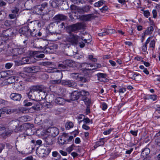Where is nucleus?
<instances>
[{
  "mask_svg": "<svg viewBox=\"0 0 160 160\" xmlns=\"http://www.w3.org/2000/svg\"><path fill=\"white\" fill-rule=\"evenodd\" d=\"M19 121L18 120H14L11 121L9 123V125L10 129L16 130L15 132H20L22 131V128L25 127L27 128H32L33 127V124H30L29 123H26L23 125H20L18 127Z\"/></svg>",
  "mask_w": 160,
  "mask_h": 160,
  "instance_id": "f257e3e1",
  "label": "nucleus"
},
{
  "mask_svg": "<svg viewBox=\"0 0 160 160\" xmlns=\"http://www.w3.org/2000/svg\"><path fill=\"white\" fill-rule=\"evenodd\" d=\"M65 100L62 98L57 97L55 99V102L58 104H64Z\"/></svg>",
  "mask_w": 160,
  "mask_h": 160,
  "instance_id": "5701e85b",
  "label": "nucleus"
},
{
  "mask_svg": "<svg viewBox=\"0 0 160 160\" xmlns=\"http://www.w3.org/2000/svg\"><path fill=\"white\" fill-rule=\"evenodd\" d=\"M105 3V1L103 0H100L97 2H95L94 4V6L99 7L102 5L103 4Z\"/></svg>",
  "mask_w": 160,
  "mask_h": 160,
  "instance_id": "f704fd0d",
  "label": "nucleus"
},
{
  "mask_svg": "<svg viewBox=\"0 0 160 160\" xmlns=\"http://www.w3.org/2000/svg\"><path fill=\"white\" fill-rule=\"evenodd\" d=\"M27 101V100H25L24 101V103L25 106H29L33 105H37L38 103V101H32V100H31V102H28Z\"/></svg>",
  "mask_w": 160,
  "mask_h": 160,
  "instance_id": "393cba45",
  "label": "nucleus"
},
{
  "mask_svg": "<svg viewBox=\"0 0 160 160\" xmlns=\"http://www.w3.org/2000/svg\"><path fill=\"white\" fill-rule=\"evenodd\" d=\"M97 17L93 13L90 14L82 15L80 17V19L84 21H88L93 19Z\"/></svg>",
  "mask_w": 160,
  "mask_h": 160,
  "instance_id": "1a4fd4ad",
  "label": "nucleus"
},
{
  "mask_svg": "<svg viewBox=\"0 0 160 160\" xmlns=\"http://www.w3.org/2000/svg\"><path fill=\"white\" fill-rule=\"evenodd\" d=\"M37 153H39L40 155L43 156L44 154L46 155V149L44 148H39L37 150Z\"/></svg>",
  "mask_w": 160,
  "mask_h": 160,
  "instance_id": "c85d7f7f",
  "label": "nucleus"
},
{
  "mask_svg": "<svg viewBox=\"0 0 160 160\" xmlns=\"http://www.w3.org/2000/svg\"><path fill=\"white\" fill-rule=\"evenodd\" d=\"M31 58L30 57H24L22 58V64H25L26 63H30L31 62Z\"/></svg>",
  "mask_w": 160,
  "mask_h": 160,
  "instance_id": "bb28decb",
  "label": "nucleus"
},
{
  "mask_svg": "<svg viewBox=\"0 0 160 160\" xmlns=\"http://www.w3.org/2000/svg\"><path fill=\"white\" fill-rule=\"evenodd\" d=\"M155 142L157 145L160 146V137L156 139Z\"/></svg>",
  "mask_w": 160,
  "mask_h": 160,
  "instance_id": "4d7b16f0",
  "label": "nucleus"
},
{
  "mask_svg": "<svg viewBox=\"0 0 160 160\" xmlns=\"http://www.w3.org/2000/svg\"><path fill=\"white\" fill-rule=\"evenodd\" d=\"M150 149L148 148H146L143 149L141 152V156L143 158H144L146 156H148L150 153Z\"/></svg>",
  "mask_w": 160,
  "mask_h": 160,
  "instance_id": "4be33fe9",
  "label": "nucleus"
},
{
  "mask_svg": "<svg viewBox=\"0 0 160 160\" xmlns=\"http://www.w3.org/2000/svg\"><path fill=\"white\" fill-rule=\"evenodd\" d=\"M80 96V94L78 92L75 91L70 94V97L71 100L74 101L78 100Z\"/></svg>",
  "mask_w": 160,
  "mask_h": 160,
  "instance_id": "4468645a",
  "label": "nucleus"
},
{
  "mask_svg": "<svg viewBox=\"0 0 160 160\" xmlns=\"http://www.w3.org/2000/svg\"><path fill=\"white\" fill-rule=\"evenodd\" d=\"M90 6L86 5L82 7H78L74 5L71 6L70 8L72 10H74L76 12L80 13L83 14L85 12H88L90 10Z\"/></svg>",
  "mask_w": 160,
  "mask_h": 160,
  "instance_id": "7ed1b4c3",
  "label": "nucleus"
},
{
  "mask_svg": "<svg viewBox=\"0 0 160 160\" xmlns=\"http://www.w3.org/2000/svg\"><path fill=\"white\" fill-rule=\"evenodd\" d=\"M147 49V46L146 44H144L142 47V51L144 52H145Z\"/></svg>",
  "mask_w": 160,
  "mask_h": 160,
  "instance_id": "bf43d9fd",
  "label": "nucleus"
},
{
  "mask_svg": "<svg viewBox=\"0 0 160 160\" xmlns=\"http://www.w3.org/2000/svg\"><path fill=\"white\" fill-rule=\"evenodd\" d=\"M98 77V80L101 82H107L108 80L106 78V75L105 74L99 73L97 74Z\"/></svg>",
  "mask_w": 160,
  "mask_h": 160,
  "instance_id": "f8f14e48",
  "label": "nucleus"
},
{
  "mask_svg": "<svg viewBox=\"0 0 160 160\" xmlns=\"http://www.w3.org/2000/svg\"><path fill=\"white\" fill-rule=\"evenodd\" d=\"M75 146L73 144L70 147H68L66 149L67 151L69 153H70L71 151L73 149Z\"/></svg>",
  "mask_w": 160,
  "mask_h": 160,
  "instance_id": "a19ab883",
  "label": "nucleus"
},
{
  "mask_svg": "<svg viewBox=\"0 0 160 160\" xmlns=\"http://www.w3.org/2000/svg\"><path fill=\"white\" fill-rule=\"evenodd\" d=\"M42 6L38 5L34 8V11L35 13H36L38 15H42L43 14L42 12Z\"/></svg>",
  "mask_w": 160,
  "mask_h": 160,
  "instance_id": "aec40b11",
  "label": "nucleus"
},
{
  "mask_svg": "<svg viewBox=\"0 0 160 160\" xmlns=\"http://www.w3.org/2000/svg\"><path fill=\"white\" fill-rule=\"evenodd\" d=\"M46 149V155H48L51 152V150L52 149V147H50L49 148H44Z\"/></svg>",
  "mask_w": 160,
  "mask_h": 160,
  "instance_id": "c03bdc74",
  "label": "nucleus"
},
{
  "mask_svg": "<svg viewBox=\"0 0 160 160\" xmlns=\"http://www.w3.org/2000/svg\"><path fill=\"white\" fill-rule=\"evenodd\" d=\"M68 135V134H67V136L66 137H68V139H67V143L71 141L73 138V136H71L69 137Z\"/></svg>",
  "mask_w": 160,
  "mask_h": 160,
  "instance_id": "680f3d73",
  "label": "nucleus"
},
{
  "mask_svg": "<svg viewBox=\"0 0 160 160\" xmlns=\"http://www.w3.org/2000/svg\"><path fill=\"white\" fill-rule=\"evenodd\" d=\"M144 15L146 18H148L150 15V12L148 11H145L144 12Z\"/></svg>",
  "mask_w": 160,
  "mask_h": 160,
  "instance_id": "13d9d810",
  "label": "nucleus"
},
{
  "mask_svg": "<svg viewBox=\"0 0 160 160\" xmlns=\"http://www.w3.org/2000/svg\"><path fill=\"white\" fill-rule=\"evenodd\" d=\"M80 94V96H88L89 95V94L88 92L84 90H82L80 92H79Z\"/></svg>",
  "mask_w": 160,
  "mask_h": 160,
  "instance_id": "c9c22d12",
  "label": "nucleus"
},
{
  "mask_svg": "<svg viewBox=\"0 0 160 160\" xmlns=\"http://www.w3.org/2000/svg\"><path fill=\"white\" fill-rule=\"evenodd\" d=\"M5 145L3 143H0V153H1L3 149L4 148Z\"/></svg>",
  "mask_w": 160,
  "mask_h": 160,
  "instance_id": "0e129e2a",
  "label": "nucleus"
},
{
  "mask_svg": "<svg viewBox=\"0 0 160 160\" xmlns=\"http://www.w3.org/2000/svg\"><path fill=\"white\" fill-rule=\"evenodd\" d=\"M112 130V129L111 128H110L108 130H107L104 131L103 132V133L105 135H107L108 134L110 133V132Z\"/></svg>",
  "mask_w": 160,
  "mask_h": 160,
  "instance_id": "8fccbe9b",
  "label": "nucleus"
},
{
  "mask_svg": "<svg viewBox=\"0 0 160 160\" xmlns=\"http://www.w3.org/2000/svg\"><path fill=\"white\" fill-rule=\"evenodd\" d=\"M70 76L73 79H78L80 77L79 73H71L70 74Z\"/></svg>",
  "mask_w": 160,
  "mask_h": 160,
  "instance_id": "2f4dec72",
  "label": "nucleus"
},
{
  "mask_svg": "<svg viewBox=\"0 0 160 160\" xmlns=\"http://www.w3.org/2000/svg\"><path fill=\"white\" fill-rule=\"evenodd\" d=\"M0 73L2 78H4L9 76L10 75V72L9 71L2 72H0Z\"/></svg>",
  "mask_w": 160,
  "mask_h": 160,
  "instance_id": "cd10ccee",
  "label": "nucleus"
},
{
  "mask_svg": "<svg viewBox=\"0 0 160 160\" xmlns=\"http://www.w3.org/2000/svg\"><path fill=\"white\" fill-rule=\"evenodd\" d=\"M81 66L82 68L81 69L83 71L87 70H92L101 67V65L99 64L92 65L90 63L88 64L86 62L82 63L81 64Z\"/></svg>",
  "mask_w": 160,
  "mask_h": 160,
  "instance_id": "f03ea898",
  "label": "nucleus"
},
{
  "mask_svg": "<svg viewBox=\"0 0 160 160\" xmlns=\"http://www.w3.org/2000/svg\"><path fill=\"white\" fill-rule=\"evenodd\" d=\"M83 100L84 102L86 105L87 106H89L91 103V100L90 99L87 98L86 97H83Z\"/></svg>",
  "mask_w": 160,
  "mask_h": 160,
  "instance_id": "473e14b6",
  "label": "nucleus"
},
{
  "mask_svg": "<svg viewBox=\"0 0 160 160\" xmlns=\"http://www.w3.org/2000/svg\"><path fill=\"white\" fill-rule=\"evenodd\" d=\"M10 97V98L13 100L19 101L21 99L22 96L20 94L13 93L11 94Z\"/></svg>",
  "mask_w": 160,
  "mask_h": 160,
  "instance_id": "ddd939ff",
  "label": "nucleus"
},
{
  "mask_svg": "<svg viewBox=\"0 0 160 160\" xmlns=\"http://www.w3.org/2000/svg\"><path fill=\"white\" fill-rule=\"evenodd\" d=\"M14 88L17 90L20 91L24 89V85L21 82H16L14 83Z\"/></svg>",
  "mask_w": 160,
  "mask_h": 160,
  "instance_id": "2eb2a0df",
  "label": "nucleus"
},
{
  "mask_svg": "<svg viewBox=\"0 0 160 160\" xmlns=\"http://www.w3.org/2000/svg\"><path fill=\"white\" fill-rule=\"evenodd\" d=\"M104 142L102 139H101L100 141L96 143V144L98 146H99L103 145L104 144Z\"/></svg>",
  "mask_w": 160,
  "mask_h": 160,
  "instance_id": "de8ad7c7",
  "label": "nucleus"
},
{
  "mask_svg": "<svg viewBox=\"0 0 160 160\" xmlns=\"http://www.w3.org/2000/svg\"><path fill=\"white\" fill-rule=\"evenodd\" d=\"M106 31L108 35L112 34L115 32V30L113 29H108Z\"/></svg>",
  "mask_w": 160,
  "mask_h": 160,
  "instance_id": "09e8293b",
  "label": "nucleus"
},
{
  "mask_svg": "<svg viewBox=\"0 0 160 160\" xmlns=\"http://www.w3.org/2000/svg\"><path fill=\"white\" fill-rule=\"evenodd\" d=\"M38 91V89L36 87H33L32 88L30 89L28 93L27 94L28 98L32 100V101H36L35 100L36 98L34 92Z\"/></svg>",
  "mask_w": 160,
  "mask_h": 160,
  "instance_id": "6e6552de",
  "label": "nucleus"
},
{
  "mask_svg": "<svg viewBox=\"0 0 160 160\" xmlns=\"http://www.w3.org/2000/svg\"><path fill=\"white\" fill-rule=\"evenodd\" d=\"M102 109L103 110H105L107 108V104L105 103H103L102 104Z\"/></svg>",
  "mask_w": 160,
  "mask_h": 160,
  "instance_id": "e2e57ef3",
  "label": "nucleus"
},
{
  "mask_svg": "<svg viewBox=\"0 0 160 160\" xmlns=\"http://www.w3.org/2000/svg\"><path fill=\"white\" fill-rule=\"evenodd\" d=\"M68 86L70 87L74 88L77 86L76 83L73 81H71L69 80Z\"/></svg>",
  "mask_w": 160,
  "mask_h": 160,
  "instance_id": "4c0bfd02",
  "label": "nucleus"
},
{
  "mask_svg": "<svg viewBox=\"0 0 160 160\" xmlns=\"http://www.w3.org/2000/svg\"><path fill=\"white\" fill-rule=\"evenodd\" d=\"M147 98L148 99H151L153 101H155L157 99V96L156 95H148Z\"/></svg>",
  "mask_w": 160,
  "mask_h": 160,
  "instance_id": "e433bc0d",
  "label": "nucleus"
},
{
  "mask_svg": "<svg viewBox=\"0 0 160 160\" xmlns=\"http://www.w3.org/2000/svg\"><path fill=\"white\" fill-rule=\"evenodd\" d=\"M67 41L72 44H77L80 40V36L70 34L67 38Z\"/></svg>",
  "mask_w": 160,
  "mask_h": 160,
  "instance_id": "423d86ee",
  "label": "nucleus"
},
{
  "mask_svg": "<svg viewBox=\"0 0 160 160\" xmlns=\"http://www.w3.org/2000/svg\"><path fill=\"white\" fill-rule=\"evenodd\" d=\"M153 30L154 28L153 26H151L148 27L144 32V36H142V37L144 38L145 35L151 34L153 31Z\"/></svg>",
  "mask_w": 160,
  "mask_h": 160,
  "instance_id": "b1692460",
  "label": "nucleus"
},
{
  "mask_svg": "<svg viewBox=\"0 0 160 160\" xmlns=\"http://www.w3.org/2000/svg\"><path fill=\"white\" fill-rule=\"evenodd\" d=\"M30 30L27 26H24L19 30V32L25 35H28L29 34Z\"/></svg>",
  "mask_w": 160,
  "mask_h": 160,
  "instance_id": "a211bd4d",
  "label": "nucleus"
},
{
  "mask_svg": "<svg viewBox=\"0 0 160 160\" xmlns=\"http://www.w3.org/2000/svg\"><path fill=\"white\" fill-rule=\"evenodd\" d=\"M138 132V130H136L135 131L133 130H131L130 131V132L134 136H137V133Z\"/></svg>",
  "mask_w": 160,
  "mask_h": 160,
  "instance_id": "052dcab7",
  "label": "nucleus"
},
{
  "mask_svg": "<svg viewBox=\"0 0 160 160\" xmlns=\"http://www.w3.org/2000/svg\"><path fill=\"white\" fill-rule=\"evenodd\" d=\"M40 70V68L38 66H35L32 67L26 68V70L29 73H35L39 72Z\"/></svg>",
  "mask_w": 160,
  "mask_h": 160,
  "instance_id": "9b49d317",
  "label": "nucleus"
},
{
  "mask_svg": "<svg viewBox=\"0 0 160 160\" xmlns=\"http://www.w3.org/2000/svg\"><path fill=\"white\" fill-rule=\"evenodd\" d=\"M108 9V8L107 6H104L102 8L100 9V11L102 12H105V11L107 10Z\"/></svg>",
  "mask_w": 160,
  "mask_h": 160,
  "instance_id": "603ef678",
  "label": "nucleus"
},
{
  "mask_svg": "<svg viewBox=\"0 0 160 160\" xmlns=\"http://www.w3.org/2000/svg\"><path fill=\"white\" fill-rule=\"evenodd\" d=\"M83 121L85 123H88L90 122V120L88 118H83Z\"/></svg>",
  "mask_w": 160,
  "mask_h": 160,
  "instance_id": "864d4df0",
  "label": "nucleus"
},
{
  "mask_svg": "<svg viewBox=\"0 0 160 160\" xmlns=\"http://www.w3.org/2000/svg\"><path fill=\"white\" fill-rule=\"evenodd\" d=\"M73 124L71 122H68L66 123L65 127L67 129L69 130L73 128Z\"/></svg>",
  "mask_w": 160,
  "mask_h": 160,
  "instance_id": "7c9ffc66",
  "label": "nucleus"
},
{
  "mask_svg": "<svg viewBox=\"0 0 160 160\" xmlns=\"http://www.w3.org/2000/svg\"><path fill=\"white\" fill-rule=\"evenodd\" d=\"M63 63L66 65L67 68L68 66L71 67L74 64V62L71 60H66L63 62Z\"/></svg>",
  "mask_w": 160,
  "mask_h": 160,
  "instance_id": "a878e982",
  "label": "nucleus"
},
{
  "mask_svg": "<svg viewBox=\"0 0 160 160\" xmlns=\"http://www.w3.org/2000/svg\"><path fill=\"white\" fill-rule=\"evenodd\" d=\"M59 152L62 155L64 156H66L67 155V153L65 151L62 150H60Z\"/></svg>",
  "mask_w": 160,
  "mask_h": 160,
  "instance_id": "774afa93",
  "label": "nucleus"
},
{
  "mask_svg": "<svg viewBox=\"0 0 160 160\" xmlns=\"http://www.w3.org/2000/svg\"><path fill=\"white\" fill-rule=\"evenodd\" d=\"M29 19L28 20L26 24L30 31L32 30V29L36 28H35L37 25L39 26V24H41L40 22L38 20L29 22Z\"/></svg>",
  "mask_w": 160,
  "mask_h": 160,
  "instance_id": "0eeeda50",
  "label": "nucleus"
},
{
  "mask_svg": "<svg viewBox=\"0 0 160 160\" xmlns=\"http://www.w3.org/2000/svg\"><path fill=\"white\" fill-rule=\"evenodd\" d=\"M57 75L59 76L60 78L56 80H52L51 81V83L52 84H59L61 83V79L63 77L62 73L61 72H59L57 74Z\"/></svg>",
  "mask_w": 160,
  "mask_h": 160,
  "instance_id": "f3484780",
  "label": "nucleus"
},
{
  "mask_svg": "<svg viewBox=\"0 0 160 160\" xmlns=\"http://www.w3.org/2000/svg\"><path fill=\"white\" fill-rule=\"evenodd\" d=\"M41 46L39 48H42L43 49V51L44 52L48 53V50L49 49L48 47H46L47 45V41H46L43 40L41 42Z\"/></svg>",
  "mask_w": 160,
  "mask_h": 160,
  "instance_id": "dca6fc26",
  "label": "nucleus"
},
{
  "mask_svg": "<svg viewBox=\"0 0 160 160\" xmlns=\"http://www.w3.org/2000/svg\"><path fill=\"white\" fill-rule=\"evenodd\" d=\"M12 64L11 63H7L6 64L5 67L7 69H9L12 66Z\"/></svg>",
  "mask_w": 160,
  "mask_h": 160,
  "instance_id": "69168bd1",
  "label": "nucleus"
},
{
  "mask_svg": "<svg viewBox=\"0 0 160 160\" xmlns=\"http://www.w3.org/2000/svg\"><path fill=\"white\" fill-rule=\"evenodd\" d=\"M85 26L83 22H78L69 26V28L71 31L76 32L77 31L83 29Z\"/></svg>",
  "mask_w": 160,
  "mask_h": 160,
  "instance_id": "20e7f679",
  "label": "nucleus"
},
{
  "mask_svg": "<svg viewBox=\"0 0 160 160\" xmlns=\"http://www.w3.org/2000/svg\"><path fill=\"white\" fill-rule=\"evenodd\" d=\"M37 30L36 29H32V30H30L29 31V34L32 37L37 36Z\"/></svg>",
  "mask_w": 160,
  "mask_h": 160,
  "instance_id": "72a5a7b5",
  "label": "nucleus"
},
{
  "mask_svg": "<svg viewBox=\"0 0 160 160\" xmlns=\"http://www.w3.org/2000/svg\"><path fill=\"white\" fill-rule=\"evenodd\" d=\"M19 11V9L17 7H15L12 10V13L15 14L16 16H18V13Z\"/></svg>",
  "mask_w": 160,
  "mask_h": 160,
  "instance_id": "58836bf2",
  "label": "nucleus"
},
{
  "mask_svg": "<svg viewBox=\"0 0 160 160\" xmlns=\"http://www.w3.org/2000/svg\"><path fill=\"white\" fill-rule=\"evenodd\" d=\"M58 67L59 68L63 69H65L67 68L66 65L63 63L59 64Z\"/></svg>",
  "mask_w": 160,
  "mask_h": 160,
  "instance_id": "79ce46f5",
  "label": "nucleus"
},
{
  "mask_svg": "<svg viewBox=\"0 0 160 160\" xmlns=\"http://www.w3.org/2000/svg\"><path fill=\"white\" fill-rule=\"evenodd\" d=\"M78 80L83 83L86 82L88 81L86 78L81 76L79 77Z\"/></svg>",
  "mask_w": 160,
  "mask_h": 160,
  "instance_id": "ea45409f",
  "label": "nucleus"
},
{
  "mask_svg": "<svg viewBox=\"0 0 160 160\" xmlns=\"http://www.w3.org/2000/svg\"><path fill=\"white\" fill-rule=\"evenodd\" d=\"M17 16H16V15H15V14H14L12 13L9 15V17L11 19H14L16 18Z\"/></svg>",
  "mask_w": 160,
  "mask_h": 160,
  "instance_id": "6e6d98bb",
  "label": "nucleus"
},
{
  "mask_svg": "<svg viewBox=\"0 0 160 160\" xmlns=\"http://www.w3.org/2000/svg\"><path fill=\"white\" fill-rule=\"evenodd\" d=\"M15 77L14 76L9 77L7 79V82L8 84H11L15 82Z\"/></svg>",
  "mask_w": 160,
  "mask_h": 160,
  "instance_id": "c756f323",
  "label": "nucleus"
},
{
  "mask_svg": "<svg viewBox=\"0 0 160 160\" xmlns=\"http://www.w3.org/2000/svg\"><path fill=\"white\" fill-rule=\"evenodd\" d=\"M67 134L63 133V135L58 138V142L59 144L63 145L67 143V141L68 137H67Z\"/></svg>",
  "mask_w": 160,
  "mask_h": 160,
  "instance_id": "9d476101",
  "label": "nucleus"
},
{
  "mask_svg": "<svg viewBox=\"0 0 160 160\" xmlns=\"http://www.w3.org/2000/svg\"><path fill=\"white\" fill-rule=\"evenodd\" d=\"M155 41L154 40H152L150 43V48H154L155 47Z\"/></svg>",
  "mask_w": 160,
  "mask_h": 160,
  "instance_id": "a18cd8bd",
  "label": "nucleus"
},
{
  "mask_svg": "<svg viewBox=\"0 0 160 160\" xmlns=\"http://www.w3.org/2000/svg\"><path fill=\"white\" fill-rule=\"evenodd\" d=\"M45 131L49 135L53 137H56L59 133L58 129L56 127H49L46 129Z\"/></svg>",
  "mask_w": 160,
  "mask_h": 160,
  "instance_id": "39448f33",
  "label": "nucleus"
},
{
  "mask_svg": "<svg viewBox=\"0 0 160 160\" xmlns=\"http://www.w3.org/2000/svg\"><path fill=\"white\" fill-rule=\"evenodd\" d=\"M53 138L50 136H48L44 139L46 144L48 145H52L53 143Z\"/></svg>",
  "mask_w": 160,
  "mask_h": 160,
  "instance_id": "6ab92c4d",
  "label": "nucleus"
},
{
  "mask_svg": "<svg viewBox=\"0 0 160 160\" xmlns=\"http://www.w3.org/2000/svg\"><path fill=\"white\" fill-rule=\"evenodd\" d=\"M82 127L83 129L85 130H88L90 129V127L86 124H84Z\"/></svg>",
  "mask_w": 160,
  "mask_h": 160,
  "instance_id": "5fc2aeb1",
  "label": "nucleus"
},
{
  "mask_svg": "<svg viewBox=\"0 0 160 160\" xmlns=\"http://www.w3.org/2000/svg\"><path fill=\"white\" fill-rule=\"evenodd\" d=\"M52 64V62H42L41 65L43 66H50Z\"/></svg>",
  "mask_w": 160,
  "mask_h": 160,
  "instance_id": "37998d69",
  "label": "nucleus"
},
{
  "mask_svg": "<svg viewBox=\"0 0 160 160\" xmlns=\"http://www.w3.org/2000/svg\"><path fill=\"white\" fill-rule=\"evenodd\" d=\"M22 50V48H16L15 49V51L17 52L18 54H19L24 52Z\"/></svg>",
  "mask_w": 160,
  "mask_h": 160,
  "instance_id": "3c124183",
  "label": "nucleus"
},
{
  "mask_svg": "<svg viewBox=\"0 0 160 160\" xmlns=\"http://www.w3.org/2000/svg\"><path fill=\"white\" fill-rule=\"evenodd\" d=\"M67 17L62 14H58L56 15L53 18L54 20H64L67 19Z\"/></svg>",
  "mask_w": 160,
  "mask_h": 160,
  "instance_id": "412c9836",
  "label": "nucleus"
},
{
  "mask_svg": "<svg viewBox=\"0 0 160 160\" xmlns=\"http://www.w3.org/2000/svg\"><path fill=\"white\" fill-rule=\"evenodd\" d=\"M69 80H61V83L62 85H67L68 86Z\"/></svg>",
  "mask_w": 160,
  "mask_h": 160,
  "instance_id": "49530a36",
  "label": "nucleus"
},
{
  "mask_svg": "<svg viewBox=\"0 0 160 160\" xmlns=\"http://www.w3.org/2000/svg\"><path fill=\"white\" fill-rule=\"evenodd\" d=\"M6 5V3L2 0H0V6L3 7L5 6Z\"/></svg>",
  "mask_w": 160,
  "mask_h": 160,
  "instance_id": "338daca9",
  "label": "nucleus"
}]
</instances>
